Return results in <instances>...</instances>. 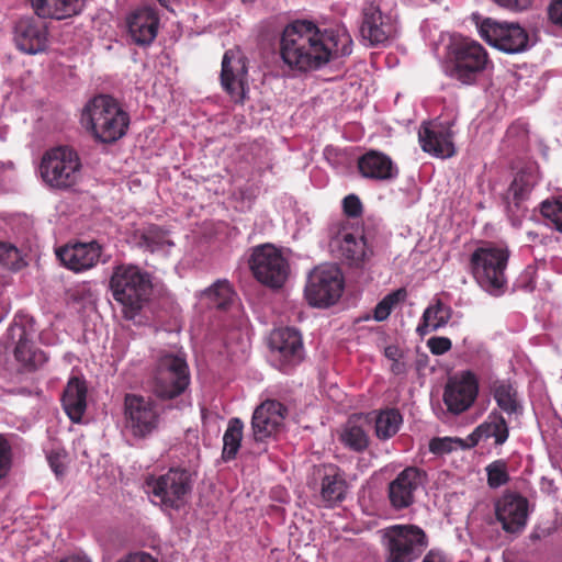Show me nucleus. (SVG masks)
I'll return each instance as SVG.
<instances>
[{
    "mask_svg": "<svg viewBox=\"0 0 562 562\" xmlns=\"http://www.w3.org/2000/svg\"><path fill=\"white\" fill-rule=\"evenodd\" d=\"M319 29L310 21L297 20L285 26L280 40V55L291 68L317 69L328 63V53L319 44Z\"/></svg>",
    "mask_w": 562,
    "mask_h": 562,
    "instance_id": "obj_1",
    "label": "nucleus"
},
{
    "mask_svg": "<svg viewBox=\"0 0 562 562\" xmlns=\"http://www.w3.org/2000/svg\"><path fill=\"white\" fill-rule=\"evenodd\" d=\"M510 250L505 244L481 240L469 258V271L477 285L493 296L507 290Z\"/></svg>",
    "mask_w": 562,
    "mask_h": 562,
    "instance_id": "obj_2",
    "label": "nucleus"
},
{
    "mask_svg": "<svg viewBox=\"0 0 562 562\" xmlns=\"http://www.w3.org/2000/svg\"><path fill=\"white\" fill-rule=\"evenodd\" d=\"M109 288L122 307L123 317L133 321L151 296V276L136 265L121 263L113 268Z\"/></svg>",
    "mask_w": 562,
    "mask_h": 562,
    "instance_id": "obj_3",
    "label": "nucleus"
},
{
    "mask_svg": "<svg viewBox=\"0 0 562 562\" xmlns=\"http://www.w3.org/2000/svg\"><path fill=\"white\" fill-rule=\"evenodd\" d=\"M82 122L95 139L113 143L126 134L130 116L113 98L98 95L85 106Z\"/></svg>",
    "mask_w": 562,
    "mask_h": 562,
    "instance_id": "obj_4",
    "label": "nucleus"
},
{
    "mask_svg": "<svg viewBox=\"0 0 562 562\" xmlns=\"http://www.w3.org/2000/svg\"><path fill=\"white\" fill-rule=\"evenodd\" d=\"M491 64L486 49L479 42L462 38L450 46L446 74L462 85L472 86Z\"/></svg>",
    "mask_w": 562,
    "mask_h": 562,
    "instance_id": "obj_5",
    "label": "nucleus"
},
{
    "mask_svg": "<svg viewBox=\"0 0 562 562\" xmlns=\"http://www.w3.org/2000/svg\"><path fill=\"white\" fill-rule=\"evenodd\" d=\"M190 385V371L182 353H161L153 373V393L159 400H173Z\"/></svg>",
    "mask_w": 562,
    "mask_h": 562,
    "instance_id": "obj_6",
    "label": "nucleus"
},
{
    "mask_svg": "<svg viewBox=\"0 0 562 562\" xmlns=\"http://www.w3.org/2000/svg\"><path fill=\"white\" fill-rule=\"evenodd\" d=\"M385 562H414L428 546L426 532L415 525H394L384 530Z\"/></svg>",
    "mask_w": 562,
    "mask_h": 562,
    "instance_id": "obj_7",
    "label": "nucleus"
},
{
    "mask_svg": "<svg viewBox=\"0 0 562 562\" xmlns=\"http://www.w3.org/2000/svg\"><path fill=\"white\" fill-rule=\"evenodd\" d=\"M81 161L75 149L59 146L46 151L40 165L45 183L56 189H68L80 178Z\"/></svg>",
    "mask_w": 562,
    "mask_h": 562,
    "instance_id": "obj_8",
    "label": "nucleus"
},
{
    "mask_svg": "<svg viewBox=\"0 0 562 562\" xmlns=\"http://www.w3.org/2000/svg\"><path fill=\"white\" fill-rule=\"evenodd\" d=\"M191 474L179 468H171L165 474L148 475L145 480L147 493L158 498L161 506L170 509L181 508L192 491Z\"/></svg>",
    "mask_w": 562,
    "mask_h": 562,
    "instance_id": "obj_9",
    "label": "nucleus"
},
{
    "mask_svg": "<svg viewBox=\"0 0 562 562\" xmlns=\"http://www.w3.org/2000/svg\"><path fill=\"white\" fill-rule=\"evenodd\" d=\"M249 268L260 283L271 289H280L288 280L290 266L280 249L263 244L251 249Z\"/></svg>",
    "mask_w": 562,
    "mask_h": 562,
    "instance_id": "obj_10",
    "label": "nucleus"
},
{
    "mask_svg": "<svg viewBox=\"0 0 562 562\" xmlns=\"http://www.w3.org/2000/svg\"><path fill=\"white\" fill-rule=\"evenodd\" d=\"M161 416L151 397L127 393L124 396L125 429L136 439H146L158 430Z\"/></svg>",
    "mask_w": 562,
    "mask_h": 562,
    "instance_id": "obj_11",
    "label": "nucleus"
},
{
    "mask_svg": "<svg viewBox=\"0 0 562 562\" xmlns=\"http://www.w3.org/2000/svg\"><path fill=\"white\" fill-rule=\"evenodd\" d=\"M344 279L336 266L324 265L316 267L308 274L305 285V297L315 307L330 306L340 297Z\"/></svg>",
    "mask_w": 562,
    "mask_h": 562,
    "instance_id": "obj_12",
    "label": "nucleus"
},
{
    "mask_svg": "<svg viewBox=\"0 0 562 562\" xmlns=\"http://www.w3.org/2000/svg\"><path fill=\"white\" fill-rule=\"evenodd\" d=\"M479 33L487 44L508 54L526 50L529 43L528 33L519 24L498 22L491 18L479 24Z\"/></svg>",
    "mask_w": 562,
    "mask_h": 562,
    "instance_id": "obj_13",
    "label": "nucleus"
},
{
    "mask_svg": "<svg viewBox=\"0 0 562 562\" xmlns=\"http://www.w3.org/2000/svg\"><path fill=\"white\" fill-rule=\"evenodd\" d=\"M247 58L237 50H226L222 60L221 86L235 103L244 104L248 90Z\"/></svg>",
    "mask_w": 562,
    "mask_h": 562,
    "instance_id": "obj_14",
    "label": "nucleus"
},
{
    "mask_svg": "<svg viewBox=\"0 0 562 562\" xmlns=\"http://www.w3.org/2000/svg\"><path fill=\"white\" fill-rule=\"evenodd\" d=\"M479 395V381L471 371H463L450 378L445 386L443 403L452 415L467 412Z\"/></svg>",
    "mask_w": 562,
    "mask_h": 562,
    "instance_id": "obj_15",
    "label": "nucleus"
},
{
    "mask_svg": "<svg viewBox=\"0 0 562 562\" xmlns=\"http://www.w3.org/2000/svg\"><path fill=\"white\" fill-rule=\"evenodd\" d=\"M270 348L280 363V369L285 371L299 364L303 360V340L301 333L292 327L274 329L269 339Z\"/></svg>",
    "mask_w": 562,
    "mask_h": 562,
    "instance_id": "obj_16",
    "label": "nucleus"
},
{
    "mask_svg": "<svg viewBox=\"0 0 562 562\" xmlns=\"http://www.w3.org/2000/svg\"><path fill=\"white\" fill-rule=\"evenodd\" d=\"M286 414L288 408L276 400H267L257 406L251 417L255 442H265L274 436L282 427Z\"/></svg>",
    "mask_w": 562,
    "mask_h": 562,
    "instance_id": "obj_17",
    "label": "nucleus"
},
{
    "mask_svg": "<svg viewBox=\"0 0 562 562\" xmlns=\"http://www.w3.org/2000/svg\"><path fill=\"white\" fill-rule=\"evenodd\" d=\"M528 499L516 493H505L495 503V516L507 533H520L527 524Z\"/></svg>",
    "mask_w": 562,
    "mask_h": 562,
    "instance_id": "obj_18",
    "label": "nucleus"
},
{
    "mask_svg": "<svg viewBox=\"0 0 562 562\" xmlns=\"http://www.w3.org/2000/svg\"><path fill=\"white\" fill-rule=\"evenodd\" d=\"M159 15L151 7H140L126 18L127 34L133 44L148 47L158 34Z\"/></svg>",
    "mask_w": 562,
    "mask_h": 562,
    "instance_id": "obj_19",
    "label": "nucleus"
},
{
    "mask_svg": "<svg viewBox=\"0 0 562 562\" xmlns=\"http://www.w3.org/2000/svg\"><path fill=\"white\" fill-rule=\"evenodd\" d=\"M452 138L450 126L441 123H424L418 132L422 149L438 158H449L456 154Z\"/></svg>",
    "mask_w": 562,
    "mask_h": 562,
    "instance_id": "obj_20",
    "label": "nucleus"
},
{
    "mask_svg": "<svg viewBox=\"0 0 562 562\" xmlns=\"http://www.w3.org/2000/svg\"><path fill=\"white\" fill-rule=\"evenodd\" d=\"M394 33L391 19L384 15L380 8L373 3L362 9L360 35L371 46L384 44Z\"/></svg>",
    "mask_w": 562,
    "mask_h": 562,
    "instance_id": "obj_21",
    "label": "nucleus"
},
{
    "mask_svg": "<svg viewBox=\"0 0 562 562\" xmlns=\"http://www.w3.org/2000/svg\"><path fill=\"white\" fill-rule=\"evenodd\" d=\"M102 247L98 241L75 243L60 247L56 255L61 263L75 272L94 267L101 257Z\"/></svg>",
    "mask_w": 562,
    "mask_h": 562,
    "instance_id": "obj_22",
    "label": "nucleus"
},
{
    "mask_svg": "<svg viewBox=\"0 0 562 562\" xmlns=\"http://www.w3.org/2000/svg\"><path fill=\"white\" fill-rule=\"evenodd\" d=\"M16 47L26 54L44 52L48 44V30L45 22L36 19H21L14 29Z\"/></svg>",
    "mask_w": 562,
    "mask_h": 562,
    "instance_id": "obj_23",
    "label": "nucleus"
},
{
    "mask_svg": "<svg viewBox=\"0 0 562 562\" xmlns=\"http://www.w3.org/2000/svg\"><path fill=\"white\" fill-rule=\"evenodd\" d=\"M424 472L408 467L389 484V499L393 508L400 510L414 503V494L422 484Z\"/></svg>",
    "mask_w": 562,
    "mask_h": 562,
    "instance_id": "obj_24",
    "label": "nucleus"
},
{
    "mask_svg": "<svg viewBox=\"0 0 562 562\" xmlns=\"http://www.w3.org/2000/svg\"><path fill=\"white\" fill-rule=\"evenodd\" d=\"M357 168L362 178L373 181H389L398 176V168L392 158L375 149L361 155Z\"/></svg>",
    "mask_w": 562,
    "mask_h": 562,
    "instance_id": "obj_25",
    "label": "nucleus"
},
{
    "mask_svg": "<svg viewBox=\"0 0 562 562\" xmlns=\"http://www.w3.org/2000/svg\"><path fill=\"white\" fill-rule=\"evenodd\" d=\"M536 182V178L530 171L520 170L516 173L503 196L506 211L512 218L522 215L525 211L522 203L528 199Z\"/></svg>",
    "mask_w": 562,
    "mask_h": 562,
    "instance_id": "obj_26",
    "label": "nucleus"
},
{
    "mask_svg": "<svg viewBox=\"0 0 562 562\" xmlns=\"http://www.w3.org/2000/svg\"><path fill=\"white\" fill-rule=\"evenodd\" d=\"M63 407L74 423H79L87 408V386L78 376L69 379L63 396Z\"/></svg>",
    "mask_w": 562,
    "mask_h": 562,
    "instance_id": "obj_27",
    "label": "nucleus"
},
{
    "mask_svg": "<svg viewBox=\"0 0 562 562\" xmlns=\"http://www.w3.org/2000/svg\"><path fill=\"white\" fill-rule=\"evenodd\" d=\"M10 330L11 336H16L19 339L14 349V357L19 362L33 370L47 361L46 355L42 350L35 348L33 341L27 338L25 327L14 325Z\"/></svg>",
    "mask_w": 562,
    "mask_h": 562,
    "instance_id": "obj_28",
    "label": "nucleus"
},
{
    "mask_svg": "<svg viewBox=\"0 0 562 562\" xmlns=\"http://www.w3.org/2000/svg\"><path fill=\"white\" fill-rule=\"evenodd\" d=\"M85 0H31L40 18L64 20L78 14Z\"/></svg>",
    "mask_w": 562,
    "mask_h": 562,
    "instance_id": "obj_29",
    "label": "nucleus"
},
{
    "mask_svg": "<svg viewBox=\"0 0 562 562\" xmlns=\"http://www.w3.org/2000/svg\"><path fill=\"white\" fill-rule=\"evenodd\" d=\"M319 44L328 53V61L331 58L349 56L352 53V38L345 26L336 25L324 32L319 31Z\"/></svg>",
    "mask_w": 562,
    "mask_h": 562,
    "instance_id": "obj_30",
    "label": "nucleus"
},
{
    "mask_svg": "<svg viewBox=\"0 0 562 562\" xmlns=\"http://www.w3.org/2000/svg\"><path fill=\"white\" fill-rule=\"evenodd\" d=\"M491 393L498 408L507 415L520 414L522 406L516 385L509 380H496L491 385Z\"/></svg>",
    "mask_w": 562,
    "mask_h": 562,
    "instance_id": "obj_31",
    "label": "nucleus"
},
{
    "mask_svg": "<svg viewBox=\"0 0 562 562\" xmlns=\"http://www.w3.org/2000/svg\"><path fill=\"white\" fill-rule=\"evenodd\" d=\"M138 245L150 252H165L168 251L175 243L170 238L168 231L158 225L150 224L139 232Z\"/></svg>",
    "mask_w": 562,
    "mask_h": 562,
    "instance_id": "obj_32",
    "label": "nucleus"
},
{
    "mask_svg": "<svg viewBox=\"0 0 562 562\" xmlns=\"http://www.w3.org/2000/svg\"><path fill=\"white\" fill-rule=\"evenodd\" d=\"M339 254L350 266L359 267L369 256L363 236H355L347 233L339 243Z\"/></svg>",
    "mask_w": 562,
    "mask_h": 562,
    "instance_id": "obj_33",
    "label": "nucleus"
},
{
    "mask_svg": "<svg viewBox=\"0 0 562 562\" xmlns=\"http://www.w3.org/2000/svg\"><path fill=\"white\" fill-rule=\"evenodd\" d=\"M244 437V423L238 417L228 420L227 428L223 435L222 460L231 462L237 458Z\"/></svg>",
    "mask_w": 562,
    "mask_h": 562,
    "instance_id": "obj_34",
    "label": "nucleus"
},
{
    "mask_svg": "<svg viewBox=\"0 0 562 562\" xmlns=\"http://www.w3.org/2000/svg\"><path fill=\"white\" fill-rule=\"evenodd\" d=\"M347 482L337 469L330 468L322 479L321 495L323 501L333 506L341 502L346 496Z\"/></svg>",
    "mask_w": 562,
    "mask_h": 562,
    "instance_id": "obj_35",
    "label": "nucleus"
},
{
    "mask_svg": "<svg viewBox=\"0 0 562 562\" xmlns=\"http://www.w3.org/2000/svg\"><path fill=\"white\" fill-rule=\"evenodd\" d=\"M374 431L380 440L394 437L403 423V416L397 408H385L374 412Z\"/></svg>",
    "mask_w": 562,
    "mask_h": 562,
    "instance_id": "obj_36",
    "label": "nucleus"
},
{
    "mask_svg": "<svg viewBox=\"0 0 562 562\" xmlns=\"http://www.w3.org/2000/svg\"><path fill=\"white\" fill-rule=\"evenodd\" d=\"M477 434L483 435L484 439L494 438V443L502 446L509 437V427L502 413L494 409L486 420L477 426Z\"/></svg>",
    "mask_w": 562,
    "mask_h": 562,
    "instance_id": "obj_37",
    "label": "nucleus"
},
{
    "mask_svg": "<svg viewBox=\"0 0 562 562\" xmlns=\"http://www.w3.org/2000/svg\"><path fill=\"white\" fill-rule=\"evenodd\" d=\"M452 311L450 306L438 300L434 305L428 306L423 314L422 324L418 326L420 333L427 331L431 327L437 330L443 327L451 318Z\"/></svg>",
    "mask_w": 562,
    "mask_h": 562,
    "instance_id": "obj_38",
    "label": "nucleus"
},
{
    "mask_svg": "<svg viewBox=\"0 0 562 562\" xmlns=\"http://www.w3.org/2000/svg\"><path fill=\"white\" fill-rule=\"evenodd\" d=\"M234 290L227 280H217L201 293V297L207 300L210 306L226 310L233 301Z\"/></svg>",
    "mask_w": 562,
    "mask_h": 562,
    "instance_id": "obj_39",
    "label": "nucleus"
},
{
    "mask_svg": "<svg viewBox=\"0 0 562 562\" xmlns=\"http://www.w3.org/2000/svg\"><path fill=\"white\" fill-rule=\"evenodd\" d=\"M340 439L346 447L357 452L366 450L369 446L367 431L352 420L346 424Z\"/></svg>",
    "mask_w": 562,
    "mask_h": 562,
    "instance_id": "obj_40",
    "label": "nucleus"
},
{
    "mask_svg": "<svg viewBox=\"0 0 562 562\" xmlns=\"http://www.w3.org/2000/svg\"><path fill=\"white\" fill-rule=\"evenodd\" d=\"M407 296V292L404 288L397 289L387 295H385L375 306L373 311V317L378 322L385 321L393 308Z\"/></svg>",
    "mask_w": 562,
    "mask_h": 562,
    "instance_id": "obj_41",
    "label": "nucleus"
},
{
    "mask_svg": "<svg viewBox=\"0 0 562 562\" xmlns=\"http://www.w3.org/2000/svg\"><path fill=\"white\" fill-rule=\"evenodd\" d=\"M487 484L491 488H497L507 484L510 480L507 462L503 459L495 460L486 468Z\"/></svg>",
    "mask_w": 562,
    "mask_h": 562,
    "instance_id": "obj_42",
    "label": "nucleus"
},
{
    "mask_svg": "<svg viewBox=\"0 0 562 562\" xmlns=\"http://www.w3.org/2000/svg\"><path fill=\"white\" fill-rule=\"evenodd\" d=\"M540 212L558 232L562 233V196L544 200L540 205Z\"/></svg>",
    "mask_w": 562,
    "mask_h": 562,
    "instance_id": "obj_43",
    "label": "nucleus"
},
{
    "mask_svg": "<svg viewBox=\"0 0 562 562\" xmlns=\"http://www.w3.org/2000/svg\"><path fill=\"white\" fill-rule=\"evenodd\" d=\"M462 446V439L452 437H436L429 442V451L437 456H443Z\"/></svg>",
    "mask_w": 562,
    "mask_h": 562,
    "instance_id": "obj_44",
    "label": "nucleus"
},
{
    "mask_svg": "<svg viewBox=\"0 0 562 562\" xmlns=\"http://www.w3.org/2000/svg\"><path fill=\"white\" fill-rule=\"evenodd\" d=\"M13 462L12 446L5 435L0 434V481L8 476Z\"/></svg>",
    "mask_w": 562,
    "mask_h": 562,
    "instance_id": "obj_45",
    "label": "nucleus"
},
{
    "mask_svg": "<svg viewBox=\"0 0 562 562\" xmlns=\"http://www.w3.org/2000/svg\"><path fill=\"white\" fill-rule=\"evenodd\" d=\"M21 257L16 247L0 243V263L11 270H18L21 267Z\"/></svg>",
    "mask_w": 562,
    "mask_h": 562,
    "instance_id": "obj_46",
    "label": "nucleus"
},
{
    "mask_svg": "<svg viewBox=\"0 0 562 562\" xmlns=\"http://www.w3.org/2000/svg\"><path fill=\"white\" fill-rule=\"evenodd\" d=\"M342 209L344 213L352 218L361 216L363 212L362 203L356 194H349L342 200Z\"/></svg>",
    "mask_w": 562,
    "mask_h": 562,
    "instance_id": "obj_47",
    "label": "nucleus"
},
{
    "mask_svg": "<svg viewBox=\"0 0 562 562\" xmlns=\"http://www.w3.org/2000/svg\"><path fill=\"white\" fill-rule=\"evenodd\" d=\"M427 346L432 355L440 356L451 349L452 342L447 337H431L428 339Z\"/></svg>",
    "mask_w": 562,
    "mask_h": 562,
    "instance_id": "obj_48",
    "label": "nucleus"
},
{
    "mask_svg": "<svg viewBox=\"0 0 562 562\" xmlns=\"http://www.w3.org/2000/svg\"><path fill=\"white\" fill-rule=\"evenodd\" d=\"M532 1L533 0H495V2L501 7L516 12L529 9L532 4Z\"/></svg>",
    "mask_w": 562,
    "mask_h": 562,
    "instance_id": "obj_49",
    "label": "nucleus"
},
{
    "mask_svg": "<svg viewBox=\"0 0 562 562\" xmlns=\"http://www.w3.org/2000/svg\"><path fill=\"white\" fill-rule=\"evenodd\" d=\"M548 15L553 24L562 26V0L551 1L548 8Z\"/></svg>",
    "mask_w": 562,
    "mask_h": 562,
    "instance_id": "obj_50",
    "label": "nucleus"
},
{
    "mask_svg": "<svg viewBox=\"0 0 562 562\" xmlns=\"http://www.w3.org/2000/svg\"><path fill=\"white\" fill-rule=\"evenodd\" d=\"M117 562H157V560L147 552H134Z\"/></svg>",
    "mask_w": 562,
    "mask_h": 562,
    "instance_id": "obj_51",
    "label": "nucleus"
},
{
    "mask_svg": "<svg viewBox=\"0 0 562 562\" xmlns=\"http://www.w3.org/2000/svg\"><path fill=\"white\" fill-rule=\"evenodd\" d=\"M482 439H484V436L481 434L480 435L477 434V427H476L473 430V432L468 436V439H467L468 442L462 441V446H460V448H473V447L477 446V443Z\"/></svg>",
    "mask_w": 562,
    "mask_h": 562,
    "instance_id": "obj_52",
    "label": "nucleus"
},
{
    "mask_svg": "<svg viewBox=\"0 0 562 562\" xmlns=\"http://www.w3.org/2000/svg\"><path fill=\"white\" fill-rule=\"evenodd\" d=\"M422 562H450V561L441 552L435 551V550H430L423 558Z\"/></svg>",
    "mask_w": 562,
    "mask_h": 562,
    "instance_id": "obj_53",
    "label": "nucleus"
},
{
    "mask_svg": "<svg viewBox=\"0 0 562 562\" xmlns=\"http://www.w3.org/2000/svg\"><path fill=\"white\" fill-rule=\"evenodd\" d=\"M384 356L389 360L395 361V360H397L401 357V350H400V348L397 346L391 345V346L385 347Z\"/></svg>",
    "mask_w": 562,
    "mask_h": 562,
    "instance_id": "obj_54",
    "label": "nucleus"
},
{
    "mask_svg": "<svg viewBox=\"0 0 562 562\" xmlns=\"http://www.w3.org/2000/svg\"><path fill=\"white\" fill-rule=\"evenodd\" d=\"M391 371L395 375L405 374L406 373V364L404 362H401L398 359L395 361H392Z\"/></svg>",
    "mask_w": 562,
    "mask_h": 562,
    "instance_id": "obj_55",
    "label": "nucleus"
},
{
    "mask_svg": "<svg viewBox=\"0 0 562 562\" xmlns=\"http://www.w3.org/2000/svg\"><path fill=\"white\" fill-rule=\"evenodd\" d=\"M59 562H90L86 557L81 555H70L66 557L65 559L60 560Z\"/></svg>",
    "mask_w": 562,
    "mask_h": 562,
    "instance_id": "obj_56",
    "label": "nucleus"
},
{
    "mask_svg": "<svg viewBox=\"0 0 562 562\" xmlns=\"http://www.w3.org/2000/svg\"><path fill=\"white\" fill-rule=\"evenodd\" d=\"M49 463H50V467L53 468V470L55 471L56 474L61 473V471L59 470L57 463H55V461L53 460L52 457H49Z\"/></svg>",
    "mask_w": 562,
    "mask_h": 562,
    "instance_id": "obj_57",
    "label": "nucleus"
},
{
    "mask_svg": "<svg viewBox=\"0 0 562 562\" xmlns=\"http://www.w3.org/2000/svg\"><path fill=\"white\" fill-rule=\"evenodd\" d=\"M162 7L168 8L170 0H157Z\"/></svg>",
    "mask_w": 562,
    "mask_h": 562,
    "instance_id": "obj_58",
    "label": "nucleus"
},
{
    "mask_svg": "<svg viewBox=\"0 0 562 562\" xmlns=\"http://www.w3.org/2000/svg\"><path fill=\"white\" fill-rule=\"evenodd\" d=\"M528 236H529V238H530L531 240H535V239L538 237V234L532 233V232H529V233H528Z\"/></svg>",
    "mask_w": 562,
    "mask_h": 562,
    "instance_id": "obj_59",
    "label": "nucleus"
},
{
    "mask_svg": "<svg viewBox=\"0 0 562 562\" xmlns=\"http://www.w3.org/2000/svg\"><path fill=\"white\" fill-rule=\"evenodd\" d=\"M263 450H265V448L259 449V450L256 451V453H261Z\"/></svg>",
    "mask_w": 562,
    "mask_h": 562,
    "instance_id": "obj_60",
    "label": "nucleus"
}]
</instances>
